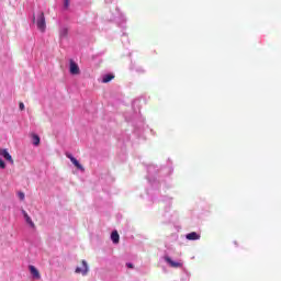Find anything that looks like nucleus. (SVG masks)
I'll list each match as a JSON object with an SVG mask.
<instances>
[{"label":"nucleus","mask_w":281,"mask_h":281,"mask_svg":"<svg viewBox=\"0 0 281 281\" xmlns=\"http://www.w3.org/2000/svg\"><path fill=\"white\" fill-rule=\"evenodd\" d=\"M69 71H70L71 76L80 75V67L78 66V64H76V61H74V59H70Z\"/></svg>","instance_id":"nucleus-3"},{"label":"nucleus","mask_w":281,"mask_h":281,"mask_svg":"<svg viewBox=\"0 0 281 281\" xmlns=\"http://www.w3.org/2000/svg\"><path fill=\"white\" fill-rule=\"evenodd\" d=\"M23 214H24V218H25L26 223L29 225H31V227L34 229V227H36V225L32 221V217H30V215H27V213L25 211L23 212Z\"/></svg>","instance_id":"nucleus-11"},{"label":"nucleus","mask_w":281,"mask_h":281,"mask_svg":"<svg viewBox=\"0 0 281 281\" xmlns=\"http://www.w3.org/2000/svg\"><path fill=\"white\" fill-rule=\"evenodd\" d=\"M111 240L112 243H114V245H117V243H120V234L117 233V231L112 232Z\"/></svg>","instance_id":"nucleus-9"},{"label":"nucleus","mask_w":281,"mask_h":281,"mask_svg":"<svg viewBox=\"0 0 281 281\" xmlns=\"http://www.w3.org/2000/svg\"><path fill=\"white\" fill-rule=\"evenodd\" d=\"M114 78H115L114 75H105L102 78V82H103V85H106L108 82H111V80H113Z\"/></svg>","instance_id":"nucleus-12"},{"label":"nucleus","mask_w":281,"mask_h":281,"mask_svg":"<svg viewBox=\"0 0 281 281\" xmlns=\"http://www.w3.org/2000/svg\"><path fill=\"white\" fill-rule=\"evenodd\" d=\"M36 25L40 32H45L47 24L45 23V13L41 12L36 20Z\"/></svg>","instance_id":"nucleus-1"},{"label":"nucleus","mask_w":281,"mask_h":281,"mask_svg":"<svg viewBox=\"0 0 281 281\" xmlns=\"http://www.w3.org/2000/svg\"><path fill=\"white\" fill-rule=\"evenodd\" d=\"M75 273H82L83 276H87V273H89V266L87 265L86 260L81 261V268H76Z\"/></svg>","instance_id":"nucleus-5"},{"label":"nucleus","mask_w":281,"mask_h":281,"mask_svg":"<svg viewBox=\"0 0 281 281\" xmlns=\"http://www.w3.org/2000/svg\"><path fill=\"white\" fill-rule=\"evenodd\" d=\"M0 168H1L2 170H5V161H3L2 158H0Z\"/></svg>","instance_id":"nucleus-14"},{"label":"nucleus","mask_w":281,"mask_h":281,"mask_svg":"<svg viewBox=\"0 0 281 281\" xmlns=\"http://www.w3.org/2000/svg\"><path fill=\"white\" fill-rule=\"evenodd\" d=\"M69 34L68 27H61L59 30V38H67V35Z\"/></svg>","instance_id":"nucleus-10"},{"label":"nucleus","mask_w":281,"mask_h":281,"mask_svg":"<svg viewBox=\"0 0 281 281\" xmlns=\"http://www.w3.org/2000/svg\"><path fill=\"white\" fill-rule=\"evenodd\" d=\"M64 8H69V0H64Z\"/></svg>","instance_id":"nucleus-17"},{"label":"nucleus","mask_w":281,"mask_h":281,"mask_svg":"<svg viewBox=\"0 0 281 281\" xmlns=\"http://www.w3.org/2000/svg\"><path fill=\"white\" fill-rule=\"evenodd\" d=\"M186 238L187 240H199L201 238V235L196 234V232H192L187 234Z\"/></svg>","instance_id":"nucleus-8"},{"label":"nucleus","mask_w":281,"mask_h":281,"mask_svg":"<svg viewBox=\"0 0 281 281\" xmlns=\"http://www.w3.org/2000/svg\"><path fill=\"white\" fill-rule=\"evenodd\" d=\"M32 138L34 146H38V144H41V137L38 135L33 134Z\"/></svg>","instance_id":"nucleus-13"},{"label":"nucleus","mask_w":281,"mask_h":281,"mask_svg":"<svg viewBox=\"0 0 281 281\" xmlns=\"http://www.w3.org/2000/svg\"><path fill=\"white\" fill-rule=\"evenodd\" d=\"M29 270L31 276L35 279V280H41V272L38 271V269H36V267L34 266H29Z\"/></svg>","instance_id":"nucleus-7"},{"label":"nucleus","mask_w":281,"mask_h":281,"mask_svg":"<svg viewBox=\"0 0 281 281\" xmlns=\"http://www.w3.org/2000/svg\"><path fill=\"white\" fill-rule=\"evenodd\" d=\"M33 21H36V18H33Z\"/></svg>","instance_id":"nucleus-19"},{"label":"nucleus","mask_w":281,"mask_h":281,"mask_svg":"<svg viewBox=\"0 0 281 281\" xmlns=\"http://www.w3.org/2000/svg\"><path fill=\"white\" fill-rule=\"evenodd\" d=\"M66 157H67L68 159H70L71 164H74L75 167H76L78 170H81V172H85V167H82V165H80V162L78 161V159H76V158L74 157V155L67 153V154H66Z\"/></svg>","instance_id":"nucleus-2"},{"label":"nucleus","mask_w":281,"mask_h":281,"mask_svg":"<svg viewBox=\"0 0 281 281\" xmlns=\"http://www.w3.org/2000/svg\"><path fill=\"white\" fill-rule=\"evenodd\" d=\"M165 260L168 262L169 267H172L173 269H180V267H183V263L175 261L170 257H165Z\"/></svg>","instance_id":"nucleus-6"},{"label":"nucleus","mask_w":281,"mask_h":281,"mask_svg":"<svg viewBox=\"0 0 281 281\" xmlns=\"http://www.w3.org/2000/svg\"><path fill=\"white\" fill-rule=\"evenodd\" d=\"M128 269H133V263H127Z\"/></svg>","instance_id":"nucleus-18"},{"label":"nucleus","mask_w":281,"mask_h":281,"mask_svg":"<svg viewBox=\"0 0 281 281\" xmlns=\"http://www.w3.org/2000/svg\"><path fill=\"white\" fill-rule=\"evenodd\" d=\"M20 111H25V104L23 102L19 103Z\"/></svg>","instance_id":"nucleus-15"},{"label":"nucleus","mask_w":281,"mask_h":281,"mask_svg":"<svg viewBox=\"0 0 281 281\" xmlns=\"http://www.w3.org/2000/svg\"><path fill=\"white\" fill-rule=\"evenodd\" d=\"M19 199H20L21 201H23V200L25 199V193L20 192V193H19Z\"/></svg>","instance_id":"nucleus-16"},{"label":"nucleus","mask_w":281,"mask_h":281,"mask_svg":"<svg viewBox=\"0 0 281 281\" xmlns=\"http://www.w3.org/2000/svg\"><path fill=\"white\" fill-rule=\"evenodd\" d=\"M0 157H3L5 161H9V164L14 165V159H12V155H10V151L8 149H0Z\"/></svg>","instance_id":"nucleus-4"}]
</instances>
